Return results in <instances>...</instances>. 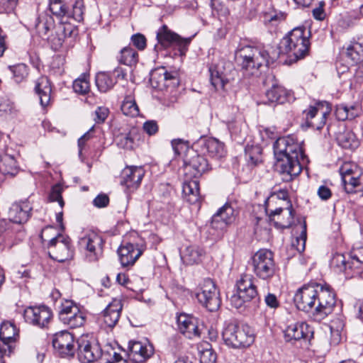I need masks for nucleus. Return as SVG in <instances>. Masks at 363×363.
Listing matches in <instances>:
<instances>
[{
    "label": "nucleus",
    "mask_w": 363,
    "mask_h": 363,
    "mask_svg": "<svg viewBox=\"0 0 363 363\" xmlns=\"http://www.w3.org/2000/svg\"><path fill=\"white\" fill-rule=\"evenodd\" d=\"M277 167L284 182H290L298 177L303 166L308 162L304 154L302 142L295 135L279 138L273 145Z\"/></svg>",
    "instance_id": "1"
},
{
    "label": "nucleus",
    "mask_w": 363,
    "mask_h": 363,
    "mask_svg": "<svg viewBox=\"0 0 363 363\" xmlns=\"http://www.w3.org/2000/svg\"><path fill=\"white\" fill-rule=\"evenodd\" d=\"M294 301L298 310L311 313L317 320L330 314L336 304L335 294L330 287L317 283L304 285L299 289Z\"/></svg>",
    "instance_id": "2"
},
{
    "label": "nucleus",
    "mask_w": 363,
    "mask_h": 363,
    "mask_svg": "<svg viewBox=\"0 0 363 363\" xmlns=\"http://www.w3.org/2000/svg\"><path fill=\"white\" fill-rule=\"evenodd\" d=\"M235 59L247 76H258L271 60L269 52L261 45L240 44L235 50Z\"/></svg>",
    "instance_id": "3"
},
{
    "label": "nucleus",
    "mask_w": 363,
    "mask_h": 363,
    "mask_svg": "<svg viewBox=\"0 0 363 363\" xmlns=\"http://www.w3.org/2000/svg\"><path fill=\"white\" fill-rule=\"evenodd\" d=\"M35 27L39 35L47 39L55 50H59L67 35L71 34V30L67 34V28L63 23L55 26L52 16L47 12L39 14L36 18Z\"/></svg>",
    "instance_id": "4"
},
{
    "label": "nucleus",
    "mask_w": 363,
    "mask_h": 363,
    "mask_svg": "<svg viewBox=\"0 0 363 363\" xmlns=\"http://www.w3.org/2000/svg\"><path fill=\"white\" fill-rule=\"evenodd\" d=\"M304 27H297L282 38L279 49L281 54L294 57L295 60L303 58L308 55L310 47L308 36Z\"/></svg>",
    "instance_id": "5"
},
{
    "label": "nucleus",
    "mask_w": 363,
    "mask_h": 363,
    "mask_svg": "<svg viewBox=\"0 0 363 363\" xmlns=\"http://www.w3.org/2000/svg\"><path fill=\"white\" fill-rule=\"evenodd\" d=\"M192 38L193 36L182 38L170 30L167 26L162 25L160 28V55L172 58L184 57Z\"/></svg>",
    "instance_id": "6"
},
{
    "label": "nucleus",
    "mask_w": 363,
    "mask_h": 363,
    "mask_svg": "<svg viewBox=\"0 0 363 363\" xmlns=\"http://www.w3.org/2000/svg\"><path fill=\"white\" fill-rule=\"evenodd\" d=\"M221 335L225 345L233 349L247 347L255 341L253 331L248 325L225 323Z\"/></svg>",
    "instance_id": "7"
},
{
    "label": "nucleus",
    "mask_w": 363,
    "mask_h": 363,
    "mask_svg": "<svg viewBox=\"0 0 363 363\" xmlns=\"http://www.w3.org/2000/svg\"><path fill=\"white\" fill-rule=\"evenodd\" d=\"M144 249V242L136 233L125 237L117 251L122 267L133 266L142 255Z\"/></svg>",
    "instance_id": "8"
},
{
    "label": "nucleus",
    "mask_w": 363,
    "mask_h": 363,
    "mask_svg": "<svg viewBox=\"0 0 363 363\" xmlns=\"http://www.w3.org/2000/svg\"><path fill=\"white\" fill-rule=\"evenodd\" d=\"M250 265L255 274L265 281L270 280L277 271L274 254L267 249H261L255 252L251 257Z\"/></svg>",
    "instance_id": "9"
},
{
    "label": "nucleus",
    "mask_w": 363,
    "mask_h": 363,
    "mask_svg": "<svg viewBox=\"0 0 363 363\" xmlns=\"http://www.w3.org/2000/svg\"><path fill=\"white\" fill-rule=\"evenodd\" d=\"M255 279L251 274H245L236 282L237 294L231 296L230 302L235 308H242L245 303L258 297Z\"/></svg>",
    "instance_id": "10"
},
{
    "label": "nucleus",
    "mask_w": 363,
    "mask_h": 363,
    "mask_svg": "<svg viewBox=\"0 0 363 363\" xmlns=\"http://www.w3.org/2000/svg\"><path fill=\"white\" fill-rule=\"evenodd\" d=\"M196 298L209 311H217L221 303L219 291L212 279H204L197 286Z\"/></svg>",
    "instance_id": "11"
},
{
    "label": "nucleus",
    "mask_w": 363,
    "mask_h": 363,
    "mask_svg": "<svg viewBox=\"0 0 363 363\" xmlns=\"http://www.w3.org/2000/svg\"><path fill=\"white\" fill-rule=\"evenodd\" d=\"M331 111V104L325 101H317L314 105H310L308 109L303 111L307 125L316 130L321 129Z\"/></svg>",
    "instance_id": "12"
},
{
    "label": "nucleus",
    "mask_w": 363,
    "mask_h": 363,
    "mask_svg": "<svg viewBox=\"0 0 363 363\" xmlns=\"http://www.w3.org/2000/svg\"><path fill=\"white\" fill-rule=\"evenodd\" d=\"M48 248L50 257L59 262H63L73 257L70 238L60 233L48 241Z\"/></svg>",
    "instance_id": "13"
},
{
    "label": "nucleus",
    "mask_w": 363,
    "mask_h": 363,
    "mask_svg": "<svg viewBox=\"0 0 363 363\" xmlns=\"http://www.w3.org/2000/svg\"><path fill=\"white\" fill-rule=\"evenodd\" d=\"M8 140V135H0V148L2 151L0 154V173L13 177L18 172L19 168L14 157L15 151L6 144Z\"/></svg>",
    "instance_id": "14"
},
{
    "label": "nucleus",
    "mask_w": 363,
    "mask_h": 363,
    "mask_svg": "<svg viewBox=\"0 0 363 363\" xmlns=\"http://www.w3.org/2000/svg\"><path fill=\"white\" fill-rule=\"evenodd\" d=\"M77 354L82 363H91L101 357L102 350L97 340L85 335L77 340Z\"/></svg>",
    "instance_id": "15"
},
{
    "label": "nucleus",
    "mask_w": 363,
    "mask_h": 363,
    "mask_svg": "<svg viewBox=\"0 0 363 363\" xmlns=\"http://www.w3.org/2000/svg\"><path fill=\"white\" fill-rule=\"evenodd\" d=\"M104 241L101 236L94 232H89L79 238V247L84 250L89 262H96L103 254Z\"/></svg>",
    "instance_id": "16"
},
{
    "label": "nucleus",
    "mask_w": 363,
    "mask_h": 363,
    "mask_svg": "<svg viewBox=\"0 0 363 363\" xmlns=\"http://www.w3.org/2000/svg\"><path fill=\"white\" fill-rule=\"evenodd\" d=\"M272 82V87L266 91L265 96L267 100L264 104L276 105L282 104L286 102H292L295 97L294 94L286 89L284 86L277 84L275 77L273 74H269L264 80V84L269 85Z\"/></svg>",
    "instance_id": "17"
},
{
    "label": "nucleus",
    "mask_w": 363,
    "mask_h": 363,
    "mask_svg": "<svg viewBox=\"0 0 363 363\" xmlns=\"http://www.w3.org/2000/svg\"><path fill=\"white\" fill-rule=\"evenodd\" d=\"M25 321L40 328H47L52 318L51 309L45 306H29L24 310Z\"/></svg>",
    "instance_id": "18"
},
{
    "label": "nucleus",
    "mask_w": 363,
    "mask_h": 363,
    "mask_svg": "<svg viewBox=\"0 0 363 363\" xmlns=\"http://www.w3.org/2000/svg\"><path fill=\"white\" fill-rule=\"evenodd\" d=\"M123 304L119 299H113L98 317V323L105 330L113 328L119 320Z\"/></svg>",
    "instance_id": "19"
},
{
    "label": "nucleus",
    "mask_w": 363,
    "mask_h": 363,
    "mask_svg": "<svg viewBox=\"0 0 363 363\" xmlns=\"http://www.w3.org/2000/svg\"><path fill=\"white\" fill-rule=\"evenodd\" d=\"M356 165L346 162L344 163L339 169L342 178V184L347 193H357L363 191V184H362V178H359L354 169Z\"/></svg>",
    "instance_id": "20"
},
{
    "label": "nucleus",
    "mask_w": 363,
    "mask_h": 363,
    "mask_svg": "<svg viewBox=\"0 0 363 363\" xmlns=\"http://www.w3.org/2000/svg\"><path fill=\"white\" fill-rule=\"evenodd\" d=\"M33 206L28 200H23L14 202L11 204L8 212V216L19 230L23 228V225L26 223L31 216Z\"/></svg>",
    "instance_id": "21"
},
{
    "label": "nucleus",
    "mask_w": 363,
    "mask_h": 363,
    "mask_svg": "<svg viewBox=\"0 0 363 363\" xmlns=\"http://www.w3.org/2000/svg\"><path fill=\"white\" fill-rule=\"evenodd\" d=\"M52 345L56 352L62 357L74 354V338L73 335L67 330L56 333L53 335Z\"/></svg>",
    "instance_id": "22"
},
{
    "label": "nucleus",
    "mask_w": 363,
    "mask_h": 363,
    "mask_svg": "<svg viewBox=\"0 0 363 363\" xmlns=\"http://www.w3.org/2000/svg\"><path fill=\"white\" fill-rule=\"evenodd\" d=\"M18 337V330L16 325L10 322H4L0 326V340L3 345H0V363L2 361L3 356L6 354L7 350L9 354L12 351L11 344L15 342Z\"/></svg>",
    "instance_id": "23"
},
{
    "label": "nucleus",
    "mask_w": 363,
    "mask_h": 363,
    "mask_svg": "<svg viewBox=\"0 0 363 363\" xmlns=\"http://www.w3.org/2000/svg\"><path fill=\"white\" fill-rule=\"evenodd\" d=\"M313 331L305 322H297L289 325L284 330V338L286 342H301L310 340L313 337Z\"/></svg>",
    "instance_id": "24"
},
{
    "label": "nucleus",
    "mask_w": 363,
    "mask_h": 363,
    "mask_svg": "<svg viewBox=\"0 0 363 363\" xmlns=\"http://www.w3.org/2000/svg\"><path fill=\"white\" fill-rule=\"evenodd\" d=\"M196 146L201 148L202 154H207L214 160H220L226 155L224 143L214 138H201Z\"/></svg>",
    "instance_id": "25"
},
{
    "label": "nucleus",
    "mask_w": 363,
    "mask_h": 363,
    "mask_svg": "<svg viewBox=\"0 0 363 363\" xmlns=\"http://www.w3.org/2000/svg\"><path fill=\"white\" fill-rule=\"evenodd\" d=\"M154 352L152 345L140 341L130 340L128 343V356L135 363H142Z\"/></svg>",
    "instance_id": "26"
},
{
    "label": "nucleus",
    "mask_w": 363,
    "mask_h": 363,
    "mask_svg": "<svg viewBox=\"0 0 363 363\" xmlns=\"http://www.w3.org/2000/svg\"><path fill=\"white\" fill-rule=\"evenodd\" d=\"M144 174L140 167H127L121 172V184L133 191L140 186Z\"/></svg>",
    "instance_id": "27"
},
{
    "label": "nucleus",
    "mask_w": 363,
    "mask_h": 363,
    "mask_svg": "<svg viewBox=\"0 0 363 363\" xmlns=\"http://www.w3.org/2000/svg\"><path fill=\"white\" fill-rule=\"evenodd\" d=\"M226 67L230 68L231 65L221 61L211 65L209 68L210 80L212 86L216 89H223L225 84L228 82Z\"/></svg>",
    "instance_id": "28"
},
{
    "label": "nucleus",
    "mask_w": 363,
    "mask_h": 363,
    "mask_svg": "<svg viewBox=\"0 0 363 363\" xmlns=\"http://www.w3.org/2000/svg\"><path fill=\"white\" fill-rule=\"evenodd\" d=\"M140 133L135 128H132L128 133L118 134L115 141L116 145L123 149L133 150L139 145Z\"/></svg>",
    "instance_id": "29"
},
{
    "label": "nucleus",
    "mask_w": 363,
    "mask_h": 363,
    "mask_svg": "<svg viewBox=\"0 0 363 363\" xmlns=\"http://www.w3.org/2000/svg\"><path fill=\"white\" fill-rule=\"evenodd\" d=\"M235 211L233 208L225 203L216 213L212 218L213 228H223L235 220Z\"/></svg>",
    "instance_id": "30"
},
{
    "label": "nucleus",
    "mask_w": 363,
    "mask_h": 363,
    "mask_svg": "<svg viewBox=\"0 0 363 363\" xmlns=\"http://www.w3.org/2000/svg\"><path fill=\"white\" fill-rule=\"evenodd\" d=\"M211 169V164L206 158L201 155L193 156L187 162H185L184 171L186 173L191 169L193 172L191 175L197 177Z\"/></svg>",
    "instance_id": "31"
},
{
    "label": "nucleus",
    "mask_w": 363,
    "mask_h": 363,
    "mask_svg": "<svg viewBox=\"0 0 363 363\" xmlns=\"http://www.w3.org/2000/svg\"><path fill=\"white\" fill-rule=\"evenodd\" d=\"M35 91L40 99V104L43 108L48 106L51 101V84L46 77H41L35 82Z\"/></svg>",
    "instance_id": "32"
},
{
    "label": "nucleus",
    "mask_w": 363,
    "mask_h": 363,
    "mask_svg": "<svg viewBox=\"0 0 363 363\" xmlns=\"http://www.w3.org/2000/svg\"><path fill=\"white\" fill-rule=\"evenodd\" d=\"M361 111V107L357 103L341 104L336 106L335 116L339 121L353 120L360 115Z\"/></svg>",
    "instance_id": "33"
},
{
    "label": "nucleus",
    "mask_w": 363,
    "mask_h": 363,
    "mask_svg": "<svg viewBox=\"0 0 363 363\" xmlns=\"http://www.w3.org/2000/svg\"><path fill=\"white\" fill-rule=\"evenodd\" d=\"M350 260L347 259L343 254L335 253L330 260V267L337 272H344L345 277L350 279L354 276L352 269H349Z\"/></svg>",
    "instance_id": "34"
},
{
    "label": "nucleus",
    "mask_w": 363,
    "mask_h": 363,
    "mask_svg": "<svg viewBox=\"0 0 363 363\" xmlns=\"http://www.w3.org/2000/svg\"><path fill=\"white\" fill-rule=\"evenodd\" d=\"M337 144L343 149L354 150L359 145V140L350 130L345 129L339 132L336 136Z\"/></svg>",
    "instance_id": "35"
},
{
    "label": "nucleus",
    "mask_w": 363,
    "mask_h": 363,
    "mask_svg": "<svg viewBox=\"0 0 363 363\" xmlns=\"http://www.w3.org/2000/svg\"><path fill=\"white\" fill-rule=\"evenodd\" d=\"M183 194L190 204H196L200 201L199 184L196 179L185 182L183 184Z\"/></svg>",
    "instance_id": "36"
},
{
    "label": "nucleus",
    "mask_w": 363,
    "mask_h": 363,
    "mask_svg": "<svg viewBox=\"0 0 363 363\" xmlns=\"http://www.w3.org/2000/svg\"><path fill=\"white\" fill-rule=\"evenodd\" d=\"M204 254L203 249L196 245L186 247L182 254L184 263L192 265L199 263Z\"/></svg>",
    "instance_id": "37"
},
{
    "label": "nucleus",
    "mask_w": 363,
    "mask_h": 363,
    "mask_svg": "<svg viewBox=\"0 0 363 363\" xmlns=\"http://www.w3.org/2000/svg\"><path fill=\"white\" fill-rule=\"evenodd\" d=\"M60 321L71 328H76L82 326L85 323V316L79 308H74L72 313L67 315H62Z\"/></svg>",
    "instance_id": "38"
},
{
    "label": "nucleus",
    "mask_w": 363,
    "mask_h": 363,
    "mask_svg": "<svg viewBox=\"0 0 363 363\" xmlns=\"http://www.w3.org/2000/svg\"><path fill=\"white\" fill-rule=\"evenodd\" d=\"M172 182L173 179H170L168 182L160 183V191H162V201L160 202L167 206V211L172 208L174 199L176 197Z\"/></svg>",
    "instance_id": "39"
},
{
    "label": "nucleus",
    "mask_w": 363,
    "mask_h": 363,
    "mask_svg": "<svg viewBox=\"0 0 363 363\" xmlns=\"http://www.w3.org/2000/svg\"><path fill=\"white\" fill-rule=\"evenodd\" d=\"M69 6L64 0H49V10L51 13L62 22L67 19Z\"/></svg>",
    "instance_id": "40"
},
{
    "label": "nucleus",
    "mask_w": 363,
    "mask_h": 363,
    "mask_svg": "<svg viewBox=\"0 0 363 363\" xmlns=\"http://www.w3.org/2000/svg\"><path fill=\"white\" fill-rule=\"evenodd\" d=\"M349 259V269H352L355 277L359 276L363 272V247L352 250Z\"/></svg>",
    "instance_id": "41"
},
{
    "label": "nucleus",
    "mask_w": 363,
    "mask_h": 363,
    "mask_svg": "<svg viewBox=\"0 0 363 363\" xmlns=\"http://www.w3.org/2000/svg\"><path fill=\"white\" fill-rule=\"evenodd\" d=\"M164 86L167 88H170V93L172 94L171 97V103L177 101V90L176 88L179 84L178 79V73L176 70L164 72Z\"/></svg>",
    "instance_id": "42"
},
{
    "label": "nucleus",
    "mask_w": 363,
    "mask_h": 363,
    "mask_svg": "<svg viewBox=\"0 0 363 363\" xmlns=\"http://www.w3.org/2000/svg\"><path fill=\"white\" fill-rule=\"evenodd\" d=\"M121 111L127 116L136 117L140 115V110L134 96L131 94L125 96L121 106Z\"/></svg>",
    "instance_id": "43"
},
{
    "label": "nucleus",
    "mask_w": 363,
    "mask_h": 363,
    "mask_svg": "<svg viewBox=\"0 0 363 363\" xmlns=\"http://www.w3.org/2000/svg\"><path fill=\"white\" fill-rule=\"evenodd\" d=\"M346 57L352 64L357 65L363 62V45L357 42L352 43L347 48Z\"/></svg>",
    "instance_id": "44"
},
{
    "label": "nucleus",
    "mask_w": 363,
    "mask_h": 363,
    "mask_svg": "<svg viewBox=\"0 0 363 363\" xmlns=\"http://www.w3.org/2000/svg\"><path fill=\"white\" fill-rule=\"evenodd\" d=\"M96 85L101 92H106L115 84L114 79L107 72H99L96 76Z\"/></svg>",
    "instance_id": "45"
},
{
    "label": "nucleus",
    "mask_w": 363,
    "mask_h": 363,
    "mask_svg": "<svg viewBox=\"0 0 363 363\" xmlns=\"http://www.w3.org/2000/svg\"><path fill=\"white\" fill-rule=\"evenodd\" d=\"M286 16V13L272 8L264 13V23L265 24L277 26L284 21Z\"/></svg>",
    "instance_id": "46"
},
{
    "label": "nucleus",
    "mask_w": 363,
    "mask_h": 363,
    "mask_svg": "<svg viewBox=\"0 0 363 363\" xmlns=\"http://www.w3.org/2000/svg\"><path fill=\"white\" fill-rule=\"evenodd\" d=\"M138 52L131 47L127 46L121 51L119 62L123 65L132 66L138 62Z\"/></svg>",
    "instance_id": "47"
},
{
    "label": "nucleus",
    "mask_w": 363,
    "mask_h": 363,
    "mask_svg": "<svg viewBox=\"0 0 363 363\" xmlns=\"http://www.w3.org/2000/svg\"><path fill=\"white\" fill-rule=\"evenodd\" d=\"M67 20L72 18L77 22H81L84 19V3L82 0H76L72 5V8L68 9Z\"/></svg>",
    "instance_id": "48"
},
{
    "label": "nucleus",
    "mask_w": 363,
    "mask_h": 363,
    "mask_svg": "<svg viewBox=\"0 0 363 363\" xmlns=\"http://www.w3.org/2000/svg\"><path fill=\"white\" fill-rule=\"evenodd\" d=\"M262 149L259 146H247L245 147V158L249 164L257 165L261 162Z\"/></svg>",
    "instance_id": "49"
},
{
    "label": "nucleus",
    "mask_w": 363,
    "mask_h": 363,
    "mask_svg": "<svg viewBox=\"0 0 363 363\" xmlns=\"http://www.w3.org/2000/svg\"><path fill=\"white\" fill-rule=\"evenodd\" d=\"M88 78L89 75L83 74L74 81L72 86L76 93L84 95L89 92L90 85Z\"/></svg>",
    "instance_id": "50"
},
{
    "label": "nucleus",
    "mask_w": 363,
    "mask_h": 363,
    "mask_svg": "<svg viewBox=\"0 0 363 363\" xmlns=\"http://www.w3.org/2000/svg\"><path fill=\"white\" fill-rule=\"evenodd\" d=\"M13 103L6 97L0 98V118H6L15 113Z\"/></svg>",
    "instance_id": "51"
},
{
    "label": "nucleus",
    "mask_w": 363,
    "mask_h": 363,
    "mask_svg": "<svg viewBox=\"0 0 363 363\" xmlns=\"http://www.w3.org/2000/svg\"><path fill=\"white\" fill-rule=\"evenodd\" d=\"M9 69L13 74L14 80L18 83L23 81L28 74V67L23 63L10 66Z\"/></svg>",
    "instance_id": "52"
},
{
    "label": "nucleus",
    "mask_w": 363,
    "mask_h": 363,
    "mask_svg": "<svg viewBox=\"0 0 363 363\" xmlns=\"http://www.w3.org/2000/svg\"><path fill=\"white\" fill-rule=\"evenodd\" d=\"M181 333L189 339L200 337L201 329L199 328V320L197 318L192 320L191 323L186 326V328Z\"/></svg>",
    "instance_id": "53"
},
{
    "label": "nucleus",
    "mask_w": 363,
    "mask_h": 363,
    "mask_svg": "<svg viewBox=\"0 0 363 363\" xmlns=\"http://www.w3.org/2000/svg\"><path fill=\"white\" fill-rule=\"evenodd\" d=\"M199 352L201 363H216L217 355L209 344H206Z\"/></svg>",
    "instance_id": "54"
},
{
    "label": "nucleus",
    "mask_w": 363,
    "mask_h": 363,
    "mask_svg": "<svg viewBox=\"0 0 363 363\" xmlns=\"http://www.w3.org/2000/svg\"><path fill=\"white\" fill-rule=\"evenodd\" d=\"M306 238V224L304 222L302 225V230L300 235L296 237L292 242V247H294L299 253L303 252L305 250Z\"/></svg>",
    "instance_id": "55"
},
{
    "label": "nucleus",
    "mask_w": 363,
    "mask_h": 363,
    "mask_svg": "<svg viewBox=\"0 0 363 363\" xmlns=\"http://www.w3.org/2000/svg\"><path fill=\"white\" fill-rule=\"evenodd\" d=\"M16 231L21 232L16 227V224L10 220L9 218L8 220L2 219L0 220V235L4 233L7 235L13 234Z\"/></svg>",
    "instance_id": "56"
},
{
    "label": "nucleus",
    "mask_w": 363,
    "mask_h": 363,
    "mask_svg": "<svg viewBox=\"0 0 363 363\" xmlns=\"http://www.w3.org/2000/svg\"><path fill=\"white\" fill-rule=\"evenodd\" d=\"M211 6L213 15L225 17L229 14L228 9L218 0H211Z\"/></svg>",
    "instance_id": "57"
},
{
    "label": "nucleus",
    "mask_w": 363,
    "mask_h": 363,
    "mask_svg": "<svg viewBox=\"0 0 363 363\" xmlns=\"http://www.w3.org/2000/svg\"><path fill=\"white\" fill-rule=\"evenodd\" d=\"M62 187L60 185H55L52 188L49 195V200L51 202H58L61 208H62L65 205V202L62 197Z\"/></svg>",
    "instance_id": "58"
},
{
    "label": "nucleus",
    "mask_w": 363,
    "mask_h": 363,
    "mask_svg": "<svg viewBox=\"0 0 363 363\" xmlns=\"http://www.w3.org/2000/svg\"><path fill=\"white\" fill-rule=\"evenodd\" d=\"M74 308H79L76 303H74L72 301L65 300L63 303H61L59 311V319L61 318L62 315H67L68 313H70L74 311Z\"/></svg>",
    "instance_id": "59"
},
{
    "label": "nucleus",
    "mask_w": 363,
    "mask_h": 363,
    "mask_svg": "<svg viewBox=\"0 0 363 363\" xmlns=\"http://www.w3.org/2000/svg\"><path fill=\"white\" fill-rule=\"evenodd\" d=\"M65 62V59L64 56L57 55L53 57L50 67L52 69L55 70L56 73L61 74L64 72Z\"/></svg>",
    "instance_id": "60"
},
{
    "label": "nucleus",
    "mask_w": 363,
    "mask_h": 363,
    "mask_svg": "<svg viewBox=\"0 0 363 363\" xmlns=\"http://www.w3.org/2000/svg\"><path fill=\"white\" fill-rule=\"evenodd\" d=\"M195 319V317L186 313L179 314L177 317V321L179 331L182 332L184 329H186V326H188L191 323V320Z\"/></svg>",
    "instance_id": "61"
},
{
    "label": "nucleus",
    "mask_w": 363,
    "mask_h": 363,
    "mask_svg": "<svg viewBox=\"0 0 363 363\" xmlns=\"http://www.w3.org/2000/svg\"><path fill=\"white\" fill-rule=\"evenodd\" d=\"M109 113V110L105 106H99L94 111V120L96 123H103Z\"/></svg>",
    "instance_id": "62"
},
{
    "label": "nucleus",
    "mask_w": 363,
    "mask_h": 363,
    "mask_svg": "<svg viewBox=\"0 0 363 363\" xmlns=\"http://www.w3.org/2000/svg\"><path fill=\"white\" fill-rule=\"evenodd\" d=\"M131 41L134 46L140 50H144L146 47V38L140 33L133 35L131 37Z\"/></svg>",
    "instance_id": "63"
},
{
    "label": "nucleus",
    "mask_w": 363,
    "mask_h": 363,
    "mask_svg": "<svg viewBox=\"0 0 363 363\" xmlns=\"http://www.w3.org/2000/svg\"><path fill=\"white\" fill-rule=\"evenodd\" d=\"M109 203V197L107 194L101 193L93 200V204L97 208L106 207Z\"/></svg>",
    "instance_id": "64"
}]
</instances>
